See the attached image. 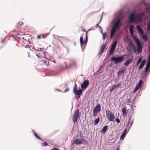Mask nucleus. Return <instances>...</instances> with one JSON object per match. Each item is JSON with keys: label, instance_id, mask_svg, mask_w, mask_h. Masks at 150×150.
Here are the masks:
<instances>
[{"label": "nucleus", "instance_id": "2", "mask_svg": "<svg viewBox=\"0 0 150 150\" xmlns=\"http://www.w3.org/2000/svg\"><path fill=\"white\" fill-rule=\"evenodd\" d=\"M122 14L123 13L121 10H120L115 13L114 21L115 22L113 23L111 28L117 30L119 24L122 19Z\"/></svg>", "mask_w": 150, "mask_h": 150}, {"label": "nucleus", "instance_id": "10", "mask_svg": "<svg viewBox=\"0 0 150 150\" xmlns=\"http://www.w3.org/2000/svg\"><path fill=\"white\" fill-rule=\"evenodd\" d=\"M77 85L75 83V85L73 87V91L74 93V94H79V93H81V89H79L78 90H77Z\"/></svg>", "mask_w": 150, "mask_h": 150}, {"label": "nucleus", "instance_id": "12", "mask_svg": "<svg viewBox=\"0 0 150 150\" xmlns=\"http://www.w3.org/2000/svg\"><path fill=\"white\" fill-rule=\"evenodd\" d=\"M117 30V29H115L111 28L110 36V38L112 39L114 35L116 33Z\"/></svg>", "mask_w": 150, "mask_h": 150}, {"label": "nucleus", "instance_id": "42", "mask_svg": "<svg viewBox=\"0 0 150 150\" xmlns=\"http://www.w3.org/2000/svg\"><path fill=\"white\" fill-rule=\"evenodd\" d=\"M126 50H127V51H128V52H129V54H131V50H130V49L128 47H127Z\"/></svg>", "mask_w": 150, "mask_h": 150}, {"label": "nucleus", "instance_id": "44", "mask_svg": "<svg viewBox=\"0 0 150 150\" xmlns=\"http://www.w3.org/2000/svg\"><path fill=\"white\" fill-rule=\"evenodd\" d=\"M146 64H147V67H150V62L149 61H148Z\"/></svg>", "mask_w": 150, "mask_h": 150}, {"label": "nucleus", "instance_id": "43", "mask_svg": "<svg viewBox=\"0 0 150 150\" xmlns=\"http://www.w3.org/2000/svg\"><path fill=\"white\" fill-rule=\"evenodd\" d=\"M93 116L94 117H95L97 114V112L96 111H94V110H93Z\"/></svg>", "mask_w": 150, "mask_h": 150}, {"label": "nucleus", "instance_id": "47", "mask_svg": "<svg viewBox=\"0 0 150 150\" xmlns=\"http://www.w3.org/2000/svg\"><path fill=\"white\" fill-rule=\"evenodd\" d=\"M23 23V22H19L18 24V25L21 26L22 25Z\"/></svg>", "mask_w": 150, "mask_h": 150}, {"label": "nucleus", "instance_id": "16", "mask_svg": "<svg viewBox=\"0 0 150 150\" xmlns=\"http://www.w3.org/2000/svg\"><path fill=\"white\" fill-rule=\"evenodd\" d=\"M125 69H126L125 67H123L121 69L119 70L117 72V76H120L122 75V74H124Z\"/></svg>", "mask_w": 150, "mask_h": 150}, {"label": "nucleus", "instance_id": "45", "mask_svg": "<svg viewBox=\"0 0 150 150\" xmlns=\"http://www.w3.org/2000/svg\"><path fill=\"white\" fill-rule=\"evenodd\" d=\"M42 49L41 48H38V49H35V50H36V51H41V50H42Z\"/></svg>", "mask_w": 150, "mask_h": 150}, {"label": "nucleus", "instance_id": "24", "mask_svg": "<svg viewBox=\"0 0 150 150\" xmlns=\"http://www.w3.org/2000/svg\"><path fill=\"white\" fill-rule=\"evenodd\" d=\"M142 38L144 41H147L148 40V37L147 34L146 33L144 35L141 34Z\"/></svg>", "mask_w": 150, "mask_h": 150}, {"label": "nucleus", "instance_id": "27", "mask_svg": "<svg viewBox=\"0 0 150 150\" xmlns=\"http://www.w3.org/2000/svg\"><path fill=\"white\" fill-rule=\"evenodd\" d=\"M108 126L107 125H105L104 126L102 129V132L103 133H105V132L106 131H107V129L108 128Z\"/></svg>", "mask_w": 150, "mask_h": 150}, {"label": "nucleus", "instance_id": "25", "mask_svg": "<svg viewBox=\"0 0 150 150\" xmlns=\"http://www.w3.org/2000/svg\"><path fill=\"white\" fill-rule=\"evenodd\" d=\"M132 62V60L130 58L127 59L126 61L124 63V65L126 66H128L130 63Z\"/></svg>", "mask_w": 150, "mask_h": 150}, {"label": "nucleus", "instance_id": "30", "mask_svg": "<svg viewBox=\"0 0 150 150\" xmlns=\"http://www.w3.org/2000/svg\"><path fill=\"white\" fill-rule=\"evenodd\" d=\"M83 92H81V93H79V94H74L75 95H76L77 96H76V98L77 99H79L81 95L82 94Z\"/></svg>", "mask_w": 150, "mask_h": 150}, {"label": "nucleus", "instance_id": "52", "mask_svg": "<svg viewBox=\"0 0 150 150\" xmlns=\"http://www.w3.org/2000/svg\"><path fill=\"white\" fill-rule=\"evenodd\" d=\"M146 76V77H145V78H146V75L145 74H144L143 75V76H142V77L143 78H144L145 77V76Z\"/></svg>", "mask_w": 150, "mask_h": 150}, {"label": "nucleus", "instance_id": "1", "mask_svg": "<svg viewBox=\"0 0 150 150\" xmlns=\"http://www.w3.org/2000/svg\"><path fill=\"white\" fill-rule=\"evenodd\" d=\"M135 14L136 12L134 11H132L127 16L129 23L138 24L142 23L146 18V16L144 11H141L136 15Z\"/></svg>", "mask_w": 150, "mask_h": 150}, {"label": "nucleus", "instance_id": "56", "mask_svg": "<svg viewBox=\"0 0 150 150\" xmlns=\"http://www.w3.org/2000/svg\"><path fill=\"white\" fill-rule=\"evenodd\" d=\"M99 24V23H98L97 24H96V27H98V24Z\"/></svg>", "mask_w": 150, "mask_h": 150}, {"label": "nucleus", "instance_id": "5", "mask_svg": "<svg viewBox=\"0 0 150 150\" xmlns=\"http://www.w3.org/2000/svg\"><path fill=\"white\" fill-rule=\"evenodd\" d=\"M89 85V81L88 80H84L81 85V93L85 91Z\"/></svg>", "mask_w": 150, "mask_h": 150}, {"label": "nucleus", "instance_id": "46", "mask_svg": "<svg viewBox=\"0 0 150 150\" xmlns=\"http://www.w3.org/2000/svg\"><path fill=\"white\" fill-rule=\"evenodd\" d=\"M69 90V88H67L65 89L64 92L65 93L66 92H67Z\"/></svg>", "mask_w": 150, "mask_h": 150}, {"label": "nucleus", "instance_id": "53", "mask_svg": "<svg viewBox=\"0 0 150 150\" xmlns=\"http://www.w3.org/2000/svg\"><path fill=\"white\" fill-rule=\"evenodd\" d=\"M146 11H147V10H150V6L148 8H146Z\"/></svg>", "mask_w": 150, "mask_h": 150}, {"label": "nucleus", "instance_id": "33", "mask_svg": "<svg viewBox=\"0 0 150 150\" xmlns=\"http://www.w3.org/2000/svg\"><path fill=\"white\" fill-rule=\"evenodd\" d=\"M34 135L35 136V137L38 139H41L38 136L37 134L35 132H34Z\"/></svg>", "mask_w": 150, "mask_h": 150}, {"label": "nucleus", "instance_id": "40", "mask_svg": "<svg viewBox=\"0 0 150 150\" xmlns=\"http://www.w3.org/2000/svg\"><path fill=\"white\" fill-rule=\"evenodd\" d=\"M133 120H134V119H133V120H132V121L130 123V125L129 126V129L132 127V124L133 123Z\"/></svg>", "mask_w": 150, "mask_h": 150}, {"label": "nucleus", "instance_id": "28", "mask_svg": "<svg viewBox=\"0 0 150 150\" xmlns=\"http://www.w3.org/2000/svg\"><path fill=\"white\" fill-rule=\"evenodd\" d=\"M133 101L134 100H133L131 102V99H129L127 100V102L129 103V105H133Z\"/></svg>", "mask_w": 150, "mask_h": 150}, {"label": "nucleus", "instance_id": "60", "mask_svg": "<svg viewBox=\"0 0 150 150\" xmlns=\"http://www.w3.org/2000/svg\"><path fill=\"white\" fill-rule=\"evenodd\" d=\"M93 27H92V28H91V29L89 30H93Z\"/></svg>", "mask_w": 150, "mask_h": 150}, {"label": "nucleus", "instance_id": "32", "mask_svg": "<svg viewBox=\"0 0 150 150\" xmlns=\"http://www.w3.org/2000/svg\"><path fill=\"white\" fill-rule=\"evenodd\" d=\"M148 65L147 64H146V67L145 68V70H144V72L145 73H146L147 71L149 69V67H147Z\"/></svg>", "mask_w": 150, "mask_h": 150}, {"label": "nucleus", "instance_id": "26", "mask_svg": "<svg viewBox=\"0 0 150 150\" xmlns=\"http://www.w3.org/2000/svg\"><path fill=\"white\" fill-rule=\"evenodd\" d=\"M122 115L124 116H125L127 115L126 110L125 107H124L122 108Z\"/></svg>", "mask_w": 150, "mask_h": 150}, {"label": "nucleus", "instance_id": "61", "mask_svg": "<svg viewBox=\"0 0 150 150\" xmlns=\"http://www.w3.org/2000/svg\"><path fill=\"white\" fill-rule=\"evenodd\" d=\"M5 38H4L3 39V40L2 41H1V42H4V40H5Z\"/></svg>", "mask_w": 150, "mask_h": 150}, {"label": "nucleus", "instance_id": "63", "mask_svg": "<svg viewBox=\"0 0 150 150\" xmlns=\"http://www.w3.org/2000/svg\"><path fill=\"white\" fill-rule=\"evenodd\" d=\"M98 27H99V28H101V26H99V25H98Z\"/></svg>", "mask_w": 150, "mask_h": 150}, {"label": "nucleus", "instance_id": "8", "mask_svg": "<svg viewBox=\"0 0 150 150\" xmlns=\"http://www.w3.org/2000/svg\"><path fill=\"white\" fill-rule=\"evenodd\" d=\"M80 44L81 45V48L82 49V51H83V50L85 49V46L83 47V45L85 44L86 43L88 42V38L87 36V33H86V38L85 39V40L84 41L83 39V38L82 36H81L80 38Z\"/></svg>", "mask_w": 150, "mask_h": 150}, {"label": "nucleus", "instance_id": "41", "mask_svg": "<svg viewBox=\"0 0 150 150\" xmlns=\"http://www.w3.org/2000/svg\"><path fill=\"white\" fill-rule=\"evenodd\" d=\"M115 120L117 123H119L120 122V120L118 118H116Z\"/></svg>", "mask_w": 150, "mask_h": 150}, {"label": "nucleus", "instance_id": "58", "mask_svg": "<svg viewBox=\"0 0 150 150\" xmlns=\"http://www.w3.org/2000/svg\"><path fill=\"white\" fill-rule=\"evenodd\" d=\"M139 64V63L138 62H137L136 63V65H138Z\"/></svg>", "mask_w": 150, "mask_h": 150}, {"label": "nucleus", "instance_id": "18", "mask_svg": "<svg viewBox=\"0 0 150 150\" xmlns=\"http://www.w3.org/2000/svg\"><path fill=\"white\" fill-rule=\"evenodd\" d=\"M146 62V60L145 59H143L142 61L141 64L139 67L138 69L140 70H141L145 64Z\"/></svg>", "mask_w": 150, "mask_h": 150}, {"label": "nucleus", "instance_id": "49", "mask_svg": "<svg viewBox=\"0 0 150 150\" xmlns=\"http://www.w3.org/2000/svg\"><path fill=\"white\" fill-rule=\"evenodd\" d=\"M51 150H59L58 149L54 147L53 149H52Z\"/></svg>", "mask_w": 150, "mask_h": 150}, {"label": "nucleus", "instance_id": "62", "mask_svg": "<svg viewBox=\"0 0 150 150\" xmlns=\"http://www.w3.org/2000/svg\"><path fill=\"white\" fill-rule=\"evenodd\" d=\"M116 150H119V147H118L116 149Z\"/></svg>", "mask_w": 150, "mask_h": 150}, {"label": "nucleus", "instance_id": "3", "mask_svg": "<svg viewBox=\"0 0 150 150\" xmlns=\"http://www.w3.org/2000/svg\"><path fill=\"white\" fill-rule=\"evenodd\" d=\"M124 59L123 56L120 55L118 57H112L110 59L111 61L113 62L115 64H117L122 62Z\"/></svg>", "mask_w": 150, "mask_h": 150}, {"label": "nucleus", "instance_id": "6", "mask_svg": "<svg viewBox=\"0 0 150 150\" xmlns=\"http://www.w3.org/2000/svg\"><path fill=\"white\" fill-rule=\"evenodd\" d=\"M117 40H114L113 43L112 44L109 51V54L112 55L113 54L114 51L117 45Z\"/></svg>", "mask_w": 150, "mask_h": 150}, {"label": "nucleus", "instance_id": "34", "mask_svg": "<svg viewBox=\"0 0 150 150\" xmlns=\"http://www.w3.org/2000/svg\"><path fill=\"white\" fill-rule=\"evenodd\" d=\"M142 80H140L139 81V83L138 84H137V85H138V86H140V87H141V85L142 84Z\"/></svg>", "mask_w": 150, "mask_h": 150}, {"label": "nucleus", "instance_id": "4", "mask_svg": "<svg viewBox=\"0 0 150 150\" xmlns=\"http://www.w3.org/2000/svg\"><path fill=\"white\" fill-rule=\"evenodd\" d=\"M87 143V140L85 139L83 137H82L81 138H76L73 141L74 144L77 145L82 144H86Z\"/></svg>", "mask_w": 150, "mask_h": 150}, {"label": "nucleus", "instance_id": "14", "mask_svg": "<svg viewBox=\"0 0 150 150\" xmlns=\"http://www.w3.org/2000/svg\"><path fill=\"white\" fill-rule=\"evenodd\" d=\"M128 45L129 46L131 47L133 50L135 52V53H137V50L136 47L134 46L133 42L132 41V40H130V41L129 42Z\"/></svg>", "mask_w": 150, "mask_h": 150}, {"label": "nucleus", "instance_id": "38", "mask_svg": "<svg viewBox=\"0 0 150 150\" xmlns=\"http://www.w3.org/2000/svg\"><path fill=\"white\" fill-rule=\"evenodd\" d=\"M48 35V33H47V34H46L42 35V38H45L47 37V35Z\"/></svg>", "mask_w": 150, "mask_h": 150}, {"label": "nucleus", "instance_id": "23", "mask_svg": "<svg viewBox=\"0 0 150 150\" xmlns=\"http://www.w3.org/2000/svg\"><path fill=\"white\" fill-rule=\"evenodd\" d=\"M127 129H124V131L122 133L120 137V139H123L126 136V132L127 131Z\"/></svg>", "mask_w": 150, "mask_h": 150}, {"label": "nucleus", "instance_id": "51", "mask_svg": "<svg viewBox=\"0 0 150 150\" xmlns=\"http://www.w3.org/2000/svg\"><path fill=\"white\" fill-rule=\"evenodd\" d=\"M38 54H39V53H37V54H36V56L37 57H38L39 58H40V57L41 56L40 55H39Z\"/></svg>", "mask_w": 150, "mask_h": 150}, {"label": "nucleus", "instance_id": "55", "mask_svg": "<svg viewBox=\"0 0 150 150\" xmlns=\"http://www.w3.org/2000/svg\"><path fill=\"white\" fill-rule=\"evenodd\" d=\"M42 53H43L45 55V53H47V52H43Z\"/></svg>", "mask_w": 150, "mask_h": 150}, {"label": "nucleus", "instance_id": "9", "mask_svg": "<svg viewBox=\"0 0 150 150\" xmlns=\"http://www.w3.org/2000/svg\"><path fill=\"white\" fill-rule=\"evenodd\" d=\"M106 113L107 115V117L109 121H112L115 118V116L109 110L106 111Z\"/></svg>", "mask_w": 150, "mask_h": 150}, {"label": "nucleus", "instance_id": "15", "mask_svg": "<svg viewBox=\"0 0 150 150\" xmlns=\"http://www.w3.org/2000/svg\"><path fill=\"white\" fill-rule=\"evenodd\" d=\"M101 109V106L100 104H97L96 107L94 108L93 109V110L94 111H96L97 112H99Z\"/></svg>", "mask_w": 150, "mask_h": 150}, {"label": "nucleus", "instance_id": "35", "mask_svg": "<svg viewBox=\"0 0 150 150\" xmlns=\"http://www.w3.org/2000/svg\"><path fill=\"white\" fill-rule=\"evenodd\" d=\"M142 57H141L138 59L137 62H138L139 63H140L142 62Z\"/></svg>", "mask_w": 150, "mask_h": 150}, {"label": "nucleus", "instance_id": "20", "mask_svg": "<svg viewBox=\"0 0 150 150\" xmlns=\"http://www.w3.org/2000/svg\"><path fill=\"white\" fill-rule=\"evenodd\" d=\"M142 47V46L141 44L137 45V50L138 53L141 52Z\"/></svg>", "mask_w": 150, "mask_h": 150}, {"label": "nucleus", "instance_id": "48", "mask_svg": "<svg viewBox=\"0 0 150 150\" xmlns=\"http://www.w3.org/2000/svg\"><path fill=\"white\" fill-rule=\"evenodd\" d=\"M42 35H38V36H37V38L38 39H40L41 38V36H42Z\"/></svg>", "mask_w": 150, "mask_h": 150}, {"label": "nucleus", "instance_id": "29", "mask_svg": "<svg viewBox=\"0 0 150 150\" xmlns=\"http://www.w3.org/2000/svg\"><path fill=\"white\" fill-rule=\"evenodd\" d=\"M99 118H98L96 119L94 121V124H95L96 125H97L99 122Z\"/></svg>", "mask_w": 150, "mask_h": 150}, {"label": "nucleus", "instance_id": "39", "mask_svg": "<svg viewBox=\"0 0 150 150\" xmlns=\"http://www.w3.org/2000/svg\"><path fill=\"white\" fill-rule=\"evenodd\" d=\"M42 61L44 63H45V65H48V64H47V62L48 61L45 60H42Z\"/></svg>", "mask_w": 150, "mask_h": 150}, {"label": "nucleus", "instance_id": "54", "mask_svg": "<svg viewBox=\"0 0 150 150\" xmlns=\"http://www.w3.org/2000/svg\"><path fill=\"white\" fill-rule=\"evenodd\" d=\"M82 133H79V135L80 137H82Z\"/></svg>", "mask_w": 150, "mask_h": 150}, {"label": "nucleus", "instance_id": "57", "mask_svg": "<svg viewBox=\"0 0 150 150\" xmlns=\"http://www.w3.org/2000/svg\"><path fill=\"white\" fill-rule=\"evenodd\" d=\"M57 37H59V38H63V37H62V36H57Z\"/></svg>", "mask_w": 150, "mask_h": 150}, {"label": "nucleus", "instance_id": "31", "mask_svg": "<svg viewBox=\"0 0 150 150\" xmlns=\"http://www.w3.org/2000/svg\"><path fill=\"white\" fill-rule=\"evenodd\" d=\"M101 33L103 34V40H104L106 38V34L105 33H103L102 31H101Z\"/></svg>", "mask_w": 150, "mask_h": 150}, {"label": "nucleus", "instance_id": "22", "mask_svg": "<svg viewBox=\"0 0 150 150\" xmlns=\"http://www.w3.org/2000/svg\"><path fill=\"white\" fill-rule=\"evenodd\" d=\"M133 39L134 40L135 42L136 43L137 45L141 44L139 39L136 36H134L133 37Z\"/></svg>", "mask_w": 150, "mask_h": 150}, {"label": "nucleus", "instance_id": "59", "mask_svg": "<svg viewBox=\"0 0 150 150\" xmlns=\"http://www.w3.org/2000/svg\"><path fill=\"white\" fill-rule=\"evenodd\" d=\"M58 40H59V42H61L62 43V42H61V40H60L59 39H58Z\"/></svg>", "mask_w": 150, "mask_h": 150}, {"label": "nucleus", "instance_id": "7", "mask_svg": "<svg viewBox=\"0 0 150 150\" xmlns=\"http://www.w3.org/2000/svg\"><path fill=\"white\" fill-rule=\"evenodd\" d=\"M79 113V110L78 109H76L73 115L72 116L73 121L74 123L76 122L77 120Z\"/></svg>", "mask_w": 150, "mask_h": 150}, {"label": "nucleus", "instance_id": "11", "mask_svg": "<svg viewBox=\"0 0 150 150\" xmlns=\"http://www.w3.org/2000/svg\"><path fill=\"white\" fill-rule=\"evenodd\" d=\"M121 84V82L117 84L113 85L109 89V91L112 92L116 89L117 88L119 87Z\"/></svg>", "mask_w": 150, "mask_h": 150}, {"label": "nucleus", "instance_id": "13", "mask_svg": "<svg viewBox=\"0 0 150 150\" xmlns=\"http://www.w3.org/2000/svg\"><path fill=\"white\" fill-rule=\"evenodd\" d=\"M76 65L75 61L73 60L71 62L68 64V65L66 64V67L67 69L71 67L74 66Z\"/></svg>", "mask_w": 150, "mask_h": 150}, {"label": "nucleus", "instance_id": "17", "mask_svg": "<svg viewBox=\"0 0 150 150\" xmlns=\"http://www.w3.org/2000/svg\"><path fill=\"white\" fill-rule=\"evenodd\" d=\"M136 27L139 33L141 34V35L144 34V30L140 25H137Z\"/></svg>", "mask_w": 150, "mask_h": 150}, {"label": "nucleus", "instance_id": "50", "mask_svg": "<svg viewBox=\"0 0 150 150\" xmlns=\"http://www.w3.org/2000/svg\"><path fill=\"white\" fill-rule=\"evenodd\" d=\"M137 91V90L134 89V90L132 91V93H134Z\"/></svg>", "mask_w": 150, "mask_h": 150}, {"label": "nucleus", "instance_id": "21", "mask_svg": "<svg viewBox=\"0 0 150 150\" xmlns=\"http://www.w3.org/2000/svg\"><path fill=\"white\" fill-rule=\"evenodd\" d=\"M134 27L132 25H131L129 26V31L131 35H134Z\"/></svg>", "mask_w": 150, "mask_h": 150}, {"label": "nucleus", "instance_id": "37", "mask_svg": "<svg viewBox=\"0 0 150 150\" xmlns=\"http://www.w3.org/2000/svg\"><path fill=\"white\" fill-rule=\"evenodd\" d=\"M140 87L139 86L137 85L136 86L135 88V89L137 91L139 89Z\"/></svg>", "mask_w": 150, "mask_h": 150}, {"label": "nucleus", "instance_id": "19", "mask_svg": "<svg viewBox=\"0 0 150 150\" xmlns=\"http://www.w3.org/2000/svg\"><path fill=\"white\" fill-rule=\"evenodd\" d=\"M106 46L105 45L103 44L100 47V51L98 53V54L101 55L102 53L103 52Z\"/></svg>", "mask_w": 150, "mask_h": 150}, {"label": "nucleus", "instance_id": "36", "mask_svg": "<svg viewBox=\"0 0 150 150\" xmlns=\"http://www.w3.org/2000/svg\"><path fill=\"white\" fill-rule=\"evenodd\" d=\"M42 145L43 146H47V143L46 142H44V143H42Z\"/></svg>", "mask_w": 150, "mask_h": 150}, {"label": "nucleus", "instance_id": "64", "mask_svg": "<svg viewBox=\"0 0 150 150\" xmlns=\"http://www.w3.org/2000/svg\"><path fill=\"white\" fill-rule=\"evenodd\" d=\"M129 125V121L128 122V125H127V126H128V125Z\"/></svg>", "mask_w": 150, "mask_h": 150}]
</instances>
